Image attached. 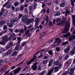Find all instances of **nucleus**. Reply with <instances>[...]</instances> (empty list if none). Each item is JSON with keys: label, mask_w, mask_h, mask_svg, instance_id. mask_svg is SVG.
<instances>
[{"label": "nucleus", "mask_w": 75, "mask_h": 75, "mask_svg": "<svg viewBox=\"0 0 75 75\" xmlns=\"http://www.w3.org/2000/svg\"><path fill=\"white\" fill-rule=\"evenodd\" d=\"M65 24V28L64 30L62 31L63 33L66 34L68 32V30H69V26H70V23L68 21L67 22V20L65 19V18L63 17L62 18V21L61 23L57 24V25H62Z\"/></svg>", "instance_id": "obj_1"}, {"label": "nucleus", "mask_w": 75, "mask_h": 75, "mask_svg": "<svg viewBox=\"0 0 75 75\" xmlns=\"http://www.w3.org/2000/svg\"><path fill=\"white\" fill-rule=\"evenodd\" d=\"M49 20V19L48 18V15H47L46 16V19L45 20L46 21V23L45 25H50V26H52V22H51V20H50L49 21V22L48 23Z\"/></svg>", "instance_id": "obj_2"}, {"label": "nucleus", "mask_w": 75, "mask_h": 75, "mask_svg": "<svg viewBox=\"0 0 75 75\" xmlns=\"http://www.w3.org/2000/svg\"><path fill=\"white\" fill-rule=\"evenodd\" d=\"M27 20H28V16L26 15H25L22 17L21 19L23 23L26 22Z\"/></svg>", "instance_id": "obj_3"}, {"label": "nucleus", "mask_w": 75, "mask_h": 75, "mask_svg": "<svg viewBox=\"0 0 75 75\" xmlns=\"http://www.w3.org/2000/svg\"><path fill=\"white\" fill-rule=\"evenodd\" d=\"M38 64V63L36 62V63L33 64V65L32 66V68L33 71H35L37 69V64Z\"/></svg>", "instance_id": "obj_4"}, {"label": "nucleus", "mask_w": 75, "mask_h": 75, "mask_svg": "<svg viewBox=\"0 0 75 75\" xmlns=\"http://www.w3.org/2000/svg\"><path fill=\"white\" fill-rule=\"evenodd\" d=\"M62 42V40L60 39H59L58 38H57L56 39V40L54 42L55 43H57V42H59V43L57 44V45H59V44L61 42Z\"/></svg>", "instance_id": "obj_5"}, {"label": "nucleus", "mask_w": 75, "mask_h": 75, "mask_svg": "<svg viewBox=\"0 0 75 75\" xmlns=\"http://www.w3.org/2000/svg\"><path fill=\"white\" fill-rule=\"evenodd\" d=\"M74 70L75 69H74V68H71L70 69V71L69 72V74H70V75H74Z\"/></svg>", "instance_id": "obj_6"}, {"label": "nucleus", "mask_w": 75, "mask_h": 75, "mask_svg": "<svg viewBox=\"0 0 75 75\" xmlns=\"http://www.w3.org/2000/svg\"><path fill=\"white\" fill-rule=\"evenodd\" d=\"M11 53H12V50H9L7 51L6 53H5L4 54L5 56H7L8 55H10Z\"/></svg>", "instance_id": "obj_7"}, {"label": "nucleus", "mask_w": 75, "mask_h": 75, "mask_svg": "<svg viewBox=\"0 0 75 75\" xmlns=\"http://www.w3.org/2000/svg\"><path fill=\"white\" fill-rule=\"evenodd\" d=\"M71 62V59H69L65 63L64 65L67 67H68L69 65V62Z\"/></svg>", "instance_id": "obj_8"}, {"label": "nucleus", "mask_w": 75, "mask_h": 75, "mask_svg": "<svg viewBox=\"0 0 75 75\" xmlns=\"http://www.w3.org/2000/svg\"><path fill=\"white\" fill-rule=\"evenodd\" d=\"M35 57V58H33L32 59L30 60L28 63H27V64L28 65H29V64H30L31 62H33V61L36 59V56H34Z\"/></svg>", "instance_id": "obj_9"}, {"label": "nucleus", "mask_w": 75, "mask_h": 75, "mask_svg": "<svg viewBox=\"0 0 75 75\" xmlns=\"http://www.w3.org/2000/svg\"><path fill=\"white\" fill-rule=\"evenodd\" d=\"M8 36L7 35L4 36L2 38V40L3 41L7 42L8 41Z\"/></svg>", "instance_id": "obj_10"}, {"label": "nucleus", "mask_w": 75, "mask_h": 75, "mask_svg": "<svg viewBox=\"0 0 75 75\" xmlns=\"http://www.w3.org/2000/svg\"><path fill=\"white\" fill-rule=\"evenodd\" d=\"M21 69V67H19L17 69L14 71V73L15 74H18V73L19 72V71H20Z\"/></svg>", "instance_id": "obj_11"}, {"label": "nucleus", "mask_w": 75, "mask_h": 75, "mask_svg": "<svg viewBox=\"0 0 75 75\" xmlns=\"http://www.w3.org/2000/svg\"><path fill=\"white\" fill-rule=\"evenodd\" d=\"M71 13V11H69L68 10H66V12L65 11H64L62 12V13L65 15V16H67V15H68V13Z\"/></svg>", "instance_id": "obj_12"}, {"label": "nucleus", "mask_w": 75, "mask_h": 75, "mask_svg": "<svg viewBox=\"0 0 75 75\" xmlns=\"http://www.w3.org/2000/svg\"><path fill=\"white\" fill-rule=\"evenodd\" d=\"M70 48H69V47H67L64 50V53H68V52L70 51Z\"/></svg>", "instance_id": "obj_13"}, {"label": "nucleus", "mask_w": 75, "mask_h": 75, "mask_svg": "<svg viewBox=\"0 0 75 75\" xmlns=\"http://www.w3.org/2000/svg\"><path fill=\"white\" fill-rule=\"evenodd\" d=\"M25 34L26 35H27V37H30V36L31 35V33H30L29 30H28L26 31Z\"/></svg>", "instance_id": "obj_14"}, {"label": "nucleus", "mask_w": 75, "mask_h": 75, "mask_svg": "<svg viewBox=\"0 0 75 75\" xmlns=\"http://www.w3.org/2000/svg\"><path fill=\"white\" fill-rule=\"evenodd\" d=\"M71 37H70L69 38V41L70 42L72 41V39H73V40H75V35H71Z\"/></svg>", "instance_id": "obj_15"}, {"label": "nucleus", "mask_w": 75, "mask_h": 75, "mask_svg": "<svg viewBox=\"0 0 75 75\" xmlns=\"http://www.w3.org/2000/svg\"><path fill=\"white\" fill-rule=\"evenodd\" d=\"M18 21V20L17 19H12L11 21V24H14V23L15 22H17Z\"/></svg>", "instance_id": "obj_16"}, {"label": "nucleus", "mask_w": 75, "mask_h": 75, "mask_svg": "<svg viewBox=\"0 0 75 75\" xmlns=\"http://www.w3.org/2000/svg\"><path fill=\"white\" fill-rule=\"evenodd\" d=\"M53 71L54 70L53 69H51L49 71L47 75H51Z\"/></svg>", "instance_id": "obj_17"}, {"label": "nucleus", "mask_w": 75, "mask_h": 75, "mask_svg": "<svg viewBox=\"0 0 75 75\" xmlns=\"http://www.w3.org/2000/svg\"><path fill=\"white\" fill-rule=\"evenodd\" d=\"M45 32H43V33H40V38H42V37H44V35H45Z\"/></svg>", "instance_id": "obj_18"}, {"label": "nucleus", "mask_w": 75, "mask_h": 75, "mask_svg": "<svg viewBox=\"0 0 75 75\" xmlns=\"http://www.w3.org/2000/svg\"><path fill=\"white\" fill-rule=\"evenodd\" d=\"M30 23H31V19H28L27 20V21L25 23V24L26 25H29L30 24Z\"/></svg>", "instance_id": "obj_19"}, {"label": "nucleus", "mask_w": 75, "mask_h": 75, "mask_svg": "<svg viewBox=\"0 0 75 75\" xmlns=\"http://www.w3.org/2000/svg\"><path fill=\"white\" fill-rule=\"evenodd\" d=\"M6 24L9 27H10V28H12V27H13V25L12 24H11V23L7 22L6 23Z\"/></svg>", "instance_id": "obj_20"}, {"label": "nucleus", "mask_w": 75, "mask_h": 75, "mask_svg": "<svg viewBox=\"0 0 75 75\" xmlns=\"http://www.w3.org/2000/svg\"><path fill=\"white\" fill-rule=\"evenodd\" d=\"M65 3L64 2H62L59 4L60 7H65Z\"/></svg>", "instance_id": "obj_21"}, {"label": "nucleus", "mask_w": 75, "mask_h": 75, "mask_svg": "<svg viewBox=\"0 0 75 75\" xmlns=\"http://www.w3.org/2000/svg\"><path fill=\"white\" fill-rule=\"evenodd\" d=\"M0 23L1 24L0 25H3V24H5L6 23V21H1L0 22Z\"/></svg>", "instance_id": "obj_22"}, {"label": "nucleus", "mask_w": 75, "mask_h": 75, "mask_svg": "<svg viewBox=\"0 0 75 75\" xmlns=\"http://www.w3.org/2000/svg\"><path fill=\"white\" fill-rule=\"evenodd\" d=\"M69 69H68L67 71L64 72L63 74H62L61 75H66L69 74Z\"/></svg>", "instance_id": "obj_23"}, {"label": "nucleus", "mask_w": 75, "mask_h": 75, "mask_svg": "<svg viewBox=\"0 0 75 75\" xmlns=\"http://www.w3.org/2000/svg\"><path fill=\"white\" fill-rule=\"evenodd\" d=\"M17 54V51H15L11 55L12 57H14V56H16Z\"/></svg>", "instance_id": "obj_24"}, {"label": "nucleus", "mask_w": 75, "mask_h": 75, "mask_svg": "<svg viewBox=\"0 0 75 75\" xmlns=\"http://www.w3.org/2000/svg\"><path fill=\"white\" fill-rule=\"evenodd\" d=\"M69 54L71 55H74L75 52L72 50L69 52Z\"/></svg>", "instance_id": "obj_25"}, {"label": "nucleus", "mask_w": 75, "mask_h": 75, "mask_svg": "<svg viewBox=\"0 0 75 75\" xmlns=\"http://www.w3.org/2000/svg\"><path fill=\"white\" fill-rule=\"evenodd\" d=\"M18 40H19L17 43V44H20V40H21V37H17Z\"/></svg>", "instance_id": "obj_26"}, {"label": "nucleus", "mask_w": 75, "mask_h": 75, "mask_svg": "<svg viewBox=\"0 0 75 75\" xmlns=\"http://www.w3.org/2000/svg\"><path fill=\"white\" fill-rule=\"evenodd\" d=\"M45 73H46V71L44 70L40 73H39V75H43L45 74Z\"/></svg>", "instance_id": "obj_27"}, {"label": "nucleus", "mask_w": 75, "mask_h": 75, "mask_svg": "<svg viewBox=\"0 0 75 75\" xmlns=\"http://www.w3.org/2000/svg\"><path fill=\"white\" fill-rule=\"evenodd\" d=\"M71 35V34L70 33H68L67 34L63 35V37H68L69 36Z\"/></svg>", "instance_id": "obj_28"}, {"label": "nucleus", "mask_w": 75, "mask_h": 75, "mask_svg": "<svg viewBox=\"0 0 75 75\" xmlns=\"http://www.w3.org/2000/svg\"><path fill=\"white\" fill-rule=\"evenodd\" d=\"M68 44V41H67L66 42H63L62 43V45L63 46H64V45H67V44Z\"/></svg>", "instance_id": "obj_29"}, {"label": "nucleus", "mask_w": 75, "mask_h": 75, "mask_svg": "<svg viewBox=\"0 0 75 75\" xmlns=\"http://www.w3.org/2000/svg\"><path fill=\"white\" fill-rule=\"evenodd\" d=\"M18 45H17L16 47H15V49L16 50H18L19 49V48H20V45L19 44H18Z\"/></svg>", "instance_id": "obj_30"}, {"label": "nucleus", "mask_w": 75, "mask_h": 75, "mask_svg": "<svg viewBox=\"0 0 75 75\" xmlns=\"http://www.w3.org/2000/svg\"><path fill=\"white\" fill-rule=\"evenodd\" d=\"M61 14V12L59 11H57L56 13H55L54 15V16H59Z\"/></svg>", "instance_id": "obj_31"}, {"label": "nucleus", "mask_w": 75, "mask_h": 75, "mask_svg": "<svg viewBox=\"0 0 75 75\" xmlns=\"http://www.w3.org/2000/svg\"><path fill=\"white\" fill-rule=\"evenodd\" d=\"M48 60H46L43 62V64L44 65H45V64H47L48 63Z\"/></svg>", "instance_id": "obj_32"}, {"label": "nucleus", "mask_w": 75, "mask_h": 75, "mask_svg": "<svg viewBox=\"0 0 75 75\" xmlns=\"http://www.w3.org/2000/svg\"><path fill=\"white\" fill-rule=\"evenodd\" d=\"M8 3L6 2L4 4H3V7H5L6 6H8Z\"/></svg>", "instance_id": "obj_33"}, {"label": "nucleus", "mask_w": 75, "mask_h": 75, "mask_svg": "<svg viewBox=\"0 0 75 75\" xmlns=\"http://www.w3.org/2000/svg\"><path fill=\"white\" fill-rule=\"evenodd\" d=\"M72 19L73 21H75V15H72Z\"/></svg>", "instance_id": "obj_34"}, {"label": "nucleus", "mask_w": 75, "mask_h": 75, "mask_svg": "<svg viewBox=\"0 0 75 75\" xmlns=\"http://www.w3.org/2000/svg\"><path fill=\"white\" fill-rule=\"evenodd\" d=\"M24 13H28V11L27 8H25Z\"/></svg>", "instance_id": "obj_35"}, {"label": "nucleus", "mask_w": 75, "mask_h": 75, "mask_svg": "<svg viewBox=\"0 0 75 75\" xmlns=\"http://www.w3.org/2000/svg\"><path fill=\"white\" fill-rule=\"evenodd\" d=\"M56 65H58L59 64V61H56L55 62Z\"/></svg>", "instance_id": "obj_36"}, {"label": "nucleus", "mask_w": 75, "mask_h": 75, "mask_svg": "<svg viewBox=\"0 0 75 75\" xmlns=\"http://www.w3.org/2000/svg\"><path fill=\"white\" fill-rule=\"evenodd\" d=\"M11 6H12L11 4H9L7 6V8H10L11 7Z\"/></svg>", "instance_id": "obj_37"}, {"label": "nucleus", "mask_w": 75, "mask_h": 75, "mask_svg": "<svg viewBox=\"0 0 75 75\" xmlns=\"http://www.w3.org/2000/svg\"><path fill=\"white\" fill-rule=\"evenodd\" d=\"M15 31L14 32H15V33H19V32H20V30H18L17 29H16V30H14Z\"/></svg>", "instance_id": "obj_38"}, {"label": "nucleus", "mask_w": 75, "mask_h": 75, "mask_svg": "<svg viewBox=\"0 0 75 75\" xmlns=\"http://www.w3.org/2000/svg\"><path fill=\"white\" fill-rule=\"evenodd\" d=\"M24 6H21L20 7V10L22 11V10L24 9Z\"/></svg>", "instance_id": "obj_39"}, {"label": "nucleus", "mask_w": 75, "mask_h": 75, "mask_svg": "<svg viewBox=\"0 0 75 75\" xmlns=\"http://www.w3.org/2000/svg\"><path fill=\"white\" fill-rule=\"evenodd\" d=\"M44 51V49H42V50H41L40 51H39V52H37L35 54V55H37V54H39V53H40V52H41L42 51Z\"/></svg>", "instance_id": "obj_40"}, {"label": "nucleus", "mask_w": 75, "mask_h": 75, "mask_svg": "<svg viewBox=\"0 0 75 75\" xmlns=\"http://www.w3.org/2000/svg\"><path fill=\"white\" fill-rule=\"evenodd\" d=\"M48 53H49V54H50V55H53V53H52V51L51 50L48 52Z\"/></svg>", "instance_id": "obj_41"}, {"label": "nucleus", "mask_w": 75, "mask_h": 75, "mask_svg": "<svg viewBox=\"0 0 75 75\" xmlns=\"http://www.w3.org/2000/svg\"><path fill=\"white\" fill-rule=\"evenodd\" d=\"M21 57H22V55H20L19 56H18V57L16 59V61H18L19 60V59L20 58H21Z\"/></svg>", "instance_id": "obj_42"}, {"label": "nucleus", "mask_w": 75, "mask_h": 75, "mask_svg": "<svg viewBox=\"0 0 75 75\" xmlns=\"http://www.w3.org/2000/svg\"><path fill=\"white\" fill-rule=\"evenodd\" d=\"M9 45L10 46V47H12L13 45V43L11 42H10L9 43Z\"/></svg>", "instance_id": "obj_43"}, {"label": "nucleus", "mask_w": 75, "mask_h": 75, "mask_svg": "<svg viewBox=\"0 0 75 75\" xmlns=\"http://www.w3.org/2000/svg\"><path fill=\"white\" fill-rule=\"evenodd\" d=\"M28 8L29 10H33V6L30 5L29 6Z\"/></svg>", "instance_id": "obj_44"}, {"label": "nucleus", "mask_w": 75, "mask_h": 75, "mask_svg": "<svg viewBox=\"0 0 75 75\" xmlns=\"http://www.w3.org/2000/svg\"><path fill=\"white\" fill-rule=\"evenodd\" d=\"M59 70V68L57 67H56L55 68V72H57Z\"/></svg>", "instance_id": "obj_45"}, {"label": "nucleus", "mask_w": 75, "mask_h": 75, "mask_svg": "<svg viewBox=\"0 0 75 75\" xmlns=\"http://www.w3.org/2000/svg\"><path fill=\"white\" fill-rule=\"evenodd\" d=\"M25 61V60H24L22 62H21V63L18 64L17 65L16 67H18V66L21 65L22 64H23L24 62V61Z\"/></svg>", "instance_id": "obj_46"}, {"label": "nucleus", "mask_w": 75, "mask_h": 75, "mask_svg": "<svg viewBox=\"0 0 75 75\" xmlns=\"http://www.w3.org/2000/svg\"><path fill=\"white\" fill-rule=\"evenodd\" d=\"M6 11V10L4 8H2L1 9V12H2V13H4V12L5 11Z\"/></svg>", "instance_id": "obj_47"}, {"label": "nucleus", "mask_w": 75, "mask_h": 75, "mask_svg": "<svg viewBox=\"0 0 75 75\" xmlns=\"http://www.w3.org/2000/svg\"><path fill=\"white\" fill-rule=\"evenodd\" d=\"M6 68V67L5 66L2 69H1L0 70V72H2L3 70L5 69Z\"/></svg>", "instance_id": "obj_48"}, {"label": "nucleus", "mask_w": 75, "mask_h": 75, "mask_svg": "<svg viewBox=\"0 0 75 75\" xmlns=\"http://www.w3.org/2000/svg\"><path fill=\"white\" fill-rule=\"evenodd\" d=\"M18 4H19V3H18V2H16L15 3V4H14V5L15 6H18Z\"/></svg>", "instance_id": "obj_49"}, {"label": "nucleus", "mask_w": 75, "mask_h": 75, "mask_svg": "<svg viewBox=\"0 0 75 75\" xmlns=\"http://www.w3.org/2000/svg\"><path fill=\"white\" fill-rule=\"evenodd\" d=\"M26 44V42H22L21 44V47H23V46H24V45H25Z\"/></svg>", "instance_id": "obj_50"}, {"label": "nucleus", "mask_w": 75, "mask_h": 75, "mask_svg": "<svg viewBox=\"0 0 75 75\" xmlns=\"http://www.w3.org/2000/svg\"><path fill=\"white\" fill-rule=\"evenodd\" d=\"M0 50H1V51H3V52L5 51H6V50H5V49H4V48L3 47H1Z\"/></svg>", "instance_id": "obj_51"}, {"label": "nucleus", "mask_w": 75, "mask_h": 75, "mask_svg": "<svg viewBox=\"0 0 75 75\" xmlns=\"http://www.w3.org/2000/svg\"><path fill=\"white\" fill-rule=\"evenodd\" d=\"M49 63L52 64V63H53V60H52V59L50 60L49 61Z\"/></svg>", "instance_id": "obj_52"}, {"label": "nucleus", "mask_w": 75, "mask_h": 75, "mask_svg": "<svg viewBox=\"0 0 75 75\" xmlns=\"http://www.w3.org/2000/svg\"><path fill=\"white\" fill-rule=\"evenodd\" d=\"M71 2L72 6H74V1H73V0H71Z\"/></svg>", "instance_id": "obj_53"}, {"label": "nucleus", "mask_w": 75, "mask_h": 75, "mask_svg": "<svg viewBox=\"0 0 75 75\" xmlns=\"http://www.w3.org/2000/svg\"><path fill=\"white\" fill-rule=\"evenodd\" d=\"M7 28V26L6 25H4V30H6Z\"/></svg>", "instance_id": "obj_54"}, {"label": "nucleus", "mask_w": 75, "mask_h": 75, "mask_svg": "<svg viewBox=\"0 0 75 75\" xmlns=\"http://www.w3.org/2000/svg\"><path fill=\"white\" fill-rule=\"evenodd\" d=\"M39 20H40L39 18H37L35 19V22H39L38 21H39Z\"/></svg>", "instance_id": "obj_55"}, {"label": "nucleus", "mask_w": 75, "mask_h": 75, "mask_svg": "<svg viewBox=\"0 0 75 75\" xmlns=\"http://www.w3.org/2000/svg\"><path fill=\"white\" fill-rule=\"evenodd\" d=\"M56 50L57 51H60V48L58 47H57L56 48Z\"/></svg>", "instance_id": "obj_56"}, {"label": "nucleus", "mask_w": 75, "mask_h": 75, "mask_svg": "<svg viewBox=\"0 0 75 75\" xmlns=\"http://www.w3.org/2000/svg\"><path fill=\"white\" fill-rule=\"evenodd\" d=\"M11 46L9 45H7L6 46V49H9V48H10Z\"/></svg>", "instance_id": "obj_57"}, {"label": "nucleus", "mask_w": 75, "mask_h": 75, "mask_svg": "<svg viewBox=\"0 0 75 75\" xmlns=\"http://www.w3.org/2000/svg\"><path fill=\"white\" fill-rule=\"evenodd\" d=\"M69 58V55H66L65 58V60H67V59Z\"/></svg>", "instance_id": "obj_58"}, {"label": "nucleus", "mask_w": 75, "mask_h": 75, "mask_svg": "<svg viewBox=\"0 0 75 75\" xmlns=\"http://www.w3.org/2000/svg\"><path fill=\"white\" fill-rule=\"evenodd\" d=\"M60 20H61V18H58L57 19L56 21V23H58L59 21H60Z\"/></svg>", "instance_id": "obj_59"}, {"label": "nucleus", "mask_w": 75, "mask_h": 75, "mask_svg": "<svg viewBox=\"0 0 75 75\" xmlns=\"http://www.w3.org/2000/svg\"><path fill=\"white\" fill-rule=\"evenodd\" d=\"M24 30L23 29H21L20 30V32L22 34H23V33H24Z\"/></svg>", "instance_id": "obj_60"}, {"label": "nucleus", "mask_w": 75, "mask_h": 75, "mask_svg": "<svg viewBox=\"0 0 75 75\" xmlns=\"http://www.w3.org/2000/svg\"><path fill=\"white\" fill-rule=\"evenodd\" d=\"M23 17V15H22V14H20L18 16V18H21V17Z\"/></svg>", "instance_id": "obj_61"}, {"label": "nucleus", "mask_w": 75, "mask_h": 75, "mask_svg": "<svg viewBox=\"0 0 75 75\" xmlns=\"http://www.w3.org/2000/svg\"><path fill=\"white\" fill-rule=\"evenodd\" d=\"M11 35L12 37H15V36H16V35H15V34L13 33H11Z\"/></svg>", "instance_id": "obj_62"}, {"label": "nucleus", "mask_w": 75, "mask_h": 75, "mask_svg": "<svg viewBox=\"0 0 75 75\" xmlns=\"http://www.w3.org/2000/svg\"><path fill=\"white\" fill-rule=\"evenodd\" d=\"M48 57H47V56H44V57L43 58V59H48Z\"/></svg>", "instance_id": "obj_63"}, {"label": "nucleus", "mask_w": 75, "mask_h": 75, "mask_svg": "<svg viewBox=\"0 0 75 75\" xmlns=\"http://www.w3.org/2000/svg\"><path fill=\"white\" fill-rule=\"evenodd\" d=\"M19 10H20L19 8H16L15 11H18Z\"/></svg>", "instance_id": "obj_64"}]
</instances>
